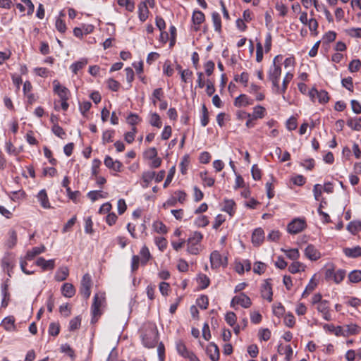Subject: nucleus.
I'll return each mask as SVG.
<instances>
[{"label": "nucleus", "mask_w": 361, "mask_h": 361, "mask_svg": "<svg viewBox=\"0 0 361 361\" xmlns=\"http://www.w3.org/2000/svg\"><path fill=\"white\" fill-rule=\"evenodd\" d=\"M197 280L202 289H204L209 286L210 280L209 277L204 274H200Z\"/></svg>", "instance_id": "obj_37"}, {"label": "nucleus", "mask_w": 361, "mask_h": 361, "mask_svg": "<svg viewBox=\"0 0 361 361\" xmlns=\"http://www.w3.org/2000/svg\"><path fill=\"white\" fill-rule=\"evenodd\" d=\"M81 324V318L80 316H77L73 318L69 322L68 329L69 331H73L78 329Z\"/></svg>", "instance_id": "obj_46"}, {"label": "nucleus", "mask_w": 361, "mask_h": 361, "mask_svg": "<svg viewBox=\"0 0 361 361\" xmlns=\"http://www.w3.org/2000/svg\"><path fill=\"white\" fill-rule=\"evenodd\" d=\"M153 228L159 233L164 234L167 233L166 226L161 221H157L154 222Z\"/></svg>", "instance_id": "obj_52"}, {"label": "nucleus", "mask_w": 361, "mask_h": 361, "mask_svg": "<svg viewBox=\"0 0 361 361\" xmlns=\"http://www.w3.org/2000/svg\"><path fill=\"white\" fill-rule=\"evenodd\" d=\"M164 97V92L161 88H157L153 91L152 95V102L154 105H156L157 101H161L162 98Z\"/></svg>", "instance_id": "obj_45"}, {"label": "nucleus", "mask_w": 361, "mask_h": 361, "mask_svg": "<svg viewBox=\"0 0 361 361\" xmlns=\"http://www.w3.org/2000/svg\"><path fill=\"white\" fill-rule=\"evenodd\" d=\"M201 180L209 187L213 186L215 180L214 178L209 176L207 171L201 172L200 174Z\"/></svg>", "instance_id": "obj_41"}, {"label": "nucleus", "mask_w": 361, "mask_h": 361, "mask_svg": "<svg viewBox=\"0 0 361 361\" xmlns=\"http://www.w3.org/2000/svg\"><path fill=\"white\" fill-rule=\"evenodd\" d=\"M278 352L279 354L281 355H286V361H290L291 357H292V355H293V349L292 348L290 347V345H285V346H283V345H279V348H278Z\"/></svg>", "instance_id": "obj_30"}, {"label": "nucleus", "mask_w": 361, "mask_h": 361, "mask_svg": "<svg viewBox=\"0 0 361 361\" xmlns=\"http://www.w3.org/2000/svg\"><path fill=\"white\" fill-rule=\"evenodd\" d=\"M114 130H108L103 133L102 135V142L104 145H106V143L113 142V137L114 135Z\"/></svg>", "instance_id": "obj_50"}, {"label": "nucleus", "mask_w": 361, "mask_h": 361, "mask_svg": "<svg viewBox=\"0 0 361 361\" xmlns=\"http://www.w3.org/2000/svg\"><path fill=\"white\" fill-rule=\"evenodd\" d=\"M263 59V47L260 42L256 44V61L259 63Z\"/></svg>", "instance_id": "obj_60"}, {"label": "nucleus", "mask_w": 361, "mask_h": 361, "mask_svg": "<svg viewBox=\"0 0 361 361\" xmlns=\"http://www.w3.org/2000/svg\"><path fill=\"white\" fill-rule=\"evenodd\" d=\"M264 240V232L262 228L254 230L252 234V243L254 246H259Z\"/></svg>", "instance_id": "obj_14"}, {"label": "nucleus", "mask_w": 361, "mask_h": 361, "mask_svg": "<svg viewBox=\"0 0 361 361\" xmlns=\"http://www.w3.org/2000/svg\"><path fill=\"white\" fill-rule=\"evenodd\" d=\"M69 274V270L66 267H60L55 274V279L57 281H65Z\"/></svg>", "instance_id": "obj_29"}, {"label": "nucleus", "mask_w": 361, "mask_h": 361, "mask_svg": "<svg viewBox=\"0 0 361 361\" xmlns=\"http://www.w3.org/2000/svg\"><path fill=\"white\" fill-rule=\"evenodd\" d=\"M203 235L200 232L195 231L191 234L187 240V251L192 255H197L200 252L199 243L202 240Z\"/></svg>", "instance_id": "obj_3"}, {"label": "nucleus", "mask_w": 361, "mask_h": 361, "mask_svg": "<svg viewBox=\"0 0 361 361\" xmlns=\"http://www.w3.org/2000/svg\"><path fill=\"white\" fill-rule=\"evenodd\" d=\"M105 297L104 293H96L93 298V303L91 307L92 317L91 322L92 324L97 322L98 318L102 314L101 307L104 306Z\"/></svg>", "instance_id": "obj_2"}, {"label": "nucleus", "mask_w": 361, "mask_h": 361, "mask_svg": "<svg viewBox=\"0 0 361 361\" xmlns=\"http://www.w3.org/2000/svg\"><path fill=\"white\" fill-rule=\"evenodd\" d=\"M197 305L201 309L206 310L209 305V299L207 295H201L197 299Z\"/></svg>", "instance_id": "obj_51"}, {"label": "nucleus", "mask_w": 361, "mask_h": 361, "mask_svg": "<svg viewBox=\"0 0 361 361\" xmlns=\"http://www.w3.org/2000/svg\"><path fill=\"white\" fill-rule=\"evenodd\" d=\"M61 292L63 296L66 298H71L75 293V289L73 284L70 283H65L61 288Z\"/></svg>", "instance_id": "obj_24"}, {"label": "nucleus", "mask_w": 361, "mask_h": 361, "mask_svg": "<svg viewBox=\"0 0 361 361\" xmlns=\"http://www.w3.org/2000/svg\"><path fill=\"white\" fill-rule=\"evenodd\" d=\"M45 250L46 247H44V245L35 247L27 252L25 255V259L30 261L33 259L35 256L44 252Z\"/></svg>", "instance_id": "obj_23"}, {"label": "nucleus", "mask_w": 361, "mask_h": 361, "mask_svg": "<svg viewBox=\"0 0 361 361\" xmlns=\"http://www.w3.org/2000/svg\"><path fill=\"white\" fill-rule=\"evenodd\" d=\"M293 78V74L290 73V71L287 72L285 77L283 80L282 86H279V90H275L274 93L278 94H282L283 98L285 99L284 94L286 92V90L288 88V85L290 83V82L292 80Z\"/></svg>", "instance_id": "obj_17"}, {"label": "nucleus", "mask_w": 361, "mask_h": 361, "mask_svg": "<svg viewBox=\"0 0 361 361\" xmlns=\"http://www.w3.org/2000/svg\"><path fill=\"white\" fill-rule=\"evenodd\" d=\"M225 320L228 325L233 326L237 320L236 314L233 312H229L226 314Z\"/></svg>", "instance_id": "obj_57"}, {"label": "nucleus", "mask_w": 361, "mask_h": 361, "mask_svg": "<svg viewBox=\"0 0 361 361\" xmlns=\"http://www.w3.org/2000/svg\"><path fill=\"white\" fill-rule=\"evenodd\" d=\"M176 346L178 353L182 357L188 358L190 361H200L192 352L188 350L185 343L182 341H178Z\"/></svg>", "instance_id": "obj_8"}, {"label": "nucleus", "mask_w": 361, "mask_h": 361, "mask_svg": "<svg viewBox=\"0 0 361 361\" xmlns=\"http://www.w3.org/2000/svg\"><path fill=\"white\" fill-rule=\"evenodd\" d=\"M92 279L89 274H85L82 276L80 283V293L83 297L87 299L91 295Z\"/></svg>", "instance_id": "obj_7"}, {"label": "nucleus", "mask_w": 361, "mask_h": 361, "mask_svg": "<svg viewBox=\"0 0 361 361\" xmlns=\"http://www.w3.org/2000/svg\"><path fill=\"white\" fill-rule=\"evenodd\" d=\"M282 59L283 56L281 55L276 56L273 59L272 65L268 71V79L271 82L273 92L275 90H279V82L282 71L281 67Z\"/></svg>", "instance_id": "obj_1"}, {"label": "nucleus", "mask_w": 361, "mask_h": 361, "mask_svg": "<svg viewBox=\"0 0 361 361\" xmlns=\"http://www.w3.org/2000/svg\"><path fill=\"white\" fill-rule=\"evenodd\" d=\"M304 265L299 262H293L289 267L288 271L292 274L298 273L304 270Z\"/></svg>", "instance_id": "obj_47"}, {"label": "nucleus", "mask_w": 361, "mask_h": 361, "mask_svg": "<svg viewBox=\"0 0 361 361\" xmlns=\"http://www.w3.org/2000/svg\"><path fill=\"white\" fill-rule=\"evenodd\" d=\"M262 297L267 299L269 302L272 301V288L269 280H266L262 286Z\"/></svg>", "instance_id": "obj_19"}, {"label": "nucleus", "mask_w": 361, "mask_h": 361, "mask_svg": "<svg viewBox=\"0 0 361 361\" xmlns=\"http://www.w3.org/2000/svg\"><path fill=\"white\" fill-rule=\"evenodd\" d=\"M55 26H56V30L61 32V33H64L66 30V23L65 22L60 18H58L56 20V23H55Z\"/></svg>", "instance_id": "obj_64"}, {"label": "nucleus", "mask_w": 361, "mask_h": 361, "mask_svg": "<svg viewBox=\"0 0 361 361\" xmlns=\"http://www.w3.org/2000/svg\"><path fill=\"white\" fill-rule=\"evenodd\" d=\"M346 271L344 269L335 270L334 265H331L325 271V279L332 280L336 283H340L345 278Z\"/></svg>", "instance_id": "obj_5"}, {"label": "nucleus", "mask_w": 361, "mask_h": 361, "mask_svg": "<svg viewBox=\"0 0 361 361\" xmlns=\"http://www.w3.org/2000/svg\"><path fill=\"white\" fill-rule=\"evenodd\" d=\"M211 267L216 269L220 267H226L228 264L227 258L223 257L219 252L215 250L210 255Z\"/></svg>", "instance_id": "obj_9"}, {"label": "nucleus", "mask_w": 361, "mask_h": 361, "mask_svg": "<svg viewBox=\"0 0 361 361\" xmlns=\"http://www.w3.org/2000/svg\"><path fill=\"white\" fill-rule=\"evenodd\" d=\"M348 279L351 283H358L361 281V271L353 270L348 274Z\"/></svg>", "instance_id": "obj_48"}, {"label": "nucleus", "mask_w": 361, "mask_h": 361, "mask_svg": "<svg viewBox=\"0 0 361 361\" xmlns=\"http://www.w3.org/2000/svg\"><path fill=\"white\" fill-rule=\"evenodd\" d=\"M347 125L355 130H361V118H350L347 121Z\"/></svg>", "instance_id": "obj_42"}, {"label": "nucleus", "mask_w": 361, "mask_h": 361, "mask_svg": "<svg viewBox=\"0 0 361 361\" xmlns=\"http://www.w3.org/2000/svg\"><path fill=\"white\" fill-rule=\"evenodd\" d=\"M155 244L161 251H164L167 247V240L163 237H157Z\"/></svg>", "instance_id": "obj_56"}, {"label": "nucleus", "mask_w": 361, "mask_h": 361, "mask_svg": "<svg viewBox=\"0 0 361 361\" xmlns=\"http://www.w3.org/2000/svg\"><path fill=\"white\" fill-rule=\"evenodd\" d=\"M234 80L237 82H241L245 86H247L249 80V75L246 72H243L240 75H235Z\"/></svg>", "instance_id": "obj_53"}, {"label": "nucleus", "mask_w": 361, "mask_h": 361, "mask_svg": "<svg viewBox=\"0 0 361 361\" xmlns=\"http://www.w3.org/2000/svg\"><path fill=\"white\" fill-rule=\"evenodd\" d=\"M235 304L240 305L244 308H248L252 305V302L247 295L242 293L232 299L231 306L234 307Z\"/></svg>", "instance_id": "obj_11"}, {"label": "nucleus", "mask_w": 361, "mask_h": 361, "mask_svg": "<svg viewBox=\"0 0 361 361\" xmlns=\"http://www.w3.org/2000/svg\"><path fill=\"white\" fill-rule=\"evenodd\" d=\"M87 59L82 58L79 61L71 64L70 66V69L74 74H77L80 70L82 69L87 64Z\"/></svg>", "instance_id": "obj_25"}, {"label": "nucleus", "mask_w": 361, "mask_h": 361, "mask_svg": "<svg viewBox=\"0 0 361 361\" xmlns=\"http://www.w3.org/2000/svg\"><path fill=\"white\" fill-rule=\"evenodd\" d=\"M104 164L107 168L111 169L117 172L121 171V169L123 166L121 162H120L118 160L114 161V159L109 156H106L105 157Z\"/></svg>", "instance_id": "obj_21"}, {"label": "nucleus", "mask_w": 361, "mask_h": 361, "mask_svg": "<svg viewBox=\"0 0 361 361\" xmlns=\"http://www.w3.org/2000/svg\"><path fill=\"white\" fill-rule=\"evenodd\" d=\"M15 319L13 317H7L1 322V326L6 331H13L15 329Z\"/></svg>", "instance_id": "obj_31"}, {"label": "nucleus", "mask_w": 361, "mask_h": 361, "mask_svg": "<svg viewBox=\"0 0 361 361\" xmlns=\"http://www.w3.org/2000/svg\"><path fill=\"white\" fill-rule=\"evenodd\" d=\"M347 230L355 235L361 231V222L358 221H353L348 224L347 226Z\"/></svg>", "instance_id": "obj_36"}, {"label": "nucleus", "mask_w": 361, "mask_h": 361, "mask_svg": "<svg viewBox=\"0 0 361 361\" xmlns=\"http://www.w3.org/2000/svg\"><path fill=\"white\" fill-rule=\"evenodd\" d=\"M361 67V61L359 59H354L350 63L348 69L350 72L354 73L359 71Z\"/></svg>", "instance_id": "obj_59"}, {"label": "nucleus", "mask_w": 361, "mask_h": 361, "mask_svg": "<svg viewBox=\"0 0 361 361\" xmlns=\"http://www.w3.org/2000/svg\"><path fill=\"white\" fill-rule=\"evenodd\" d=\"M149 10L145 3H142L138 7L139 18L142 22H144L148 18Z\"/></svg>", "instance_id": "obj_33"}, {"label": "nucleus", "mask_w": 361, "mask_h": 361, "mask_svg": "<svg viewBox=\"0 0 361 361\" xmlns=\"http://www.w3.org/2000/svg\"><path fill=\"white\" fill-rule=\"evenodd\" d=\"M53 90L56 94L61 100H68L70 97V91L68 88L62 86L59 80H54L53 81Z\"/></svg>", "instance_id": "obj_10"}, {"label": "nucleus", "mask_w": 361, "mask_h": 361, "mask_svg": "<svg viewBox=\"0 0 361 361\" xmlns=\"http://www.w3.org/2000/svg\"><path fill=\"white\" fill-rule=\"evenodd\" d=\"M35 264L40 267L42 271L53 270L55 267V259L46 260L44 257H39Z\"/></svg>", "instance_id": "obj_15"}, {"label": "nucleus", "mask_w": 361, "mask_h": 361, "mask_svg": "<svg viewBox=\"0 0 361 361\" xmlns=\"http://www.w3.org/2000/svg\"><path fill=\"white\" fill-rule=\"evenodd\" d=\"M252 104L253 100L244 94H240L234 101V105L236 107L247 106Z\"/></svg>", "instance_id": "obj_20"}, {"label": "nucleus", "mask_w": 361, "mask_h": 361, "mask_svg": "<svg viewBox=\"0 0 361 361\" xmlns=\"http://www.w3.org/2000/svg\"><path fill=\"white\" fill-rule=\"evenodd\" d=\"M343 251L345 255L350 258L361 257V247L358 245L353 247H345Z\"/></svg>", "instance_id": "obj_22"}, {"label": "nucleus", "mask_w": 361, "mask_h": 361, "mask_svg": "<svg viewBox=\"0 0 361 361\" xmlns=\"http://www.w3.org/2000/svg\"><path fill=\"white\" fill-rule=\"evenodd\" d=\"M212 18L215 31L220 32L221 30V20L219 13L217 12H213Z\"/></svg>", "instance_id": "obj_35"}, {"label": "nucleus", "mask_w": 361, "mask_h": 361, "mask_svg": "<svg viewBox=\"0 0 361 361\" xmlns=\"http://www.w3.org/2000/svg\"><path fill=\"white\" fill-rule=\"evenodd\" d=\"M204 14L200 11H195L192 16V30L195 32L200 30V25L204 21Z\"/></svg>", "instance_id": "obj_12"}, {"label": "nucleus", "mask_w": 361, "mask_h": 361, "mask_svg": "<svg viewBox=\"0 0 361 361\" xmlns=\"http://www.w3.org/2000/svg\"><path fill=\"white\" fill-rule=\"evenodd\" d=\"M180 76L181 80L183 82H188L191 80V78L192 76V72L189 69H185L183 71H180Z\"/></svg>", "instance_id": "obj_58"}, {"label": "nucleus", "mask_w": 361, "mask_h": 361, "mask_svg": "<svg viewBox=\"0 0 361 361\" xmlns=\"http://www.w3.org/2000/svg\"><path fill=\"white\" fill-rule=\"evenodd\" d=\"M206 353L212 361H218L219 360V349L214 343H210L207 345Z\"/></svg>", "instance_id": "obj_16"}, {"label": "nucleus", "mask_w": 361, "mask_h": 361, "mask_svg": "<svg viewBox=\"0 0 361 361\" xmlns=\"http://www.w3.org/2000/svg\"><path fill=\"white\" fill-rule=\"evenodd\" d=\"M317 310L322 314L324 319L326 321L331 320V315L329 312V302L324 300L317 305Z\"/></svg>", "instance_id": "obj_13"}, {"label": "nucleus", "mask_w": 361, "mask_h": 361, "mask_svg": "<svg viewBox=\"0 0 361 361\" xmlns=\"http://www.w3.org/2000/svg\"><path fill=\"white\" fill-rule=\"evenodd\" d=\"M265 111V108L262 106H257L254 108L251 117H252L253 119L262 118L264 116Z\"/></svg>", "instance_id": "obj_43"}, {"label": "nucleus", "mask_w": 361, "mask_h": 361, "mask_svg": "<svg viewBox=\"0 0 361 361\" xmlns=\"http://www.w3.org/2000/svg\"><path fill=\"white\" fill-rule=\"evenodd\" d=\"M106 193H104L99 190H92L90 191L87 193V197L92 201L94 202L97 200L99 198H105Z\"/></svg>", "instance_id": "obj_44"}, {"label": "nucleus", "mask_w": 361, "mask_h": 361, "mask_svg": "<svg viewBox=\"0 0 361 361\" xmlns=\"http://www.w3.org/2000/svg\"><path fill=\"white\" fill-rule=\"evenodd\" d=\"M307 226L304 218H295L287 226V231L290 234H297L302 232Z\"/></svg>", "instance_id": "obj_6"}, {"label": "nucleus", "mask_w": 361, "mask_h": 361, "mask_svg": "<svg viewBox=\"0 0 361 361\" xmlns=\"http://www.w3.org/2000/svg\"><path fill=\"white\" fill-rule=\"evenodd\" d=\"M305 256L312 261H316L321 257L319 251L312 245H309L305 250Z\"/></svg>", "instance_id": "obj_18"}, {"label": "nucleus", "mask_w": 361, "mask_h": 361, "mask_svg": "<svg viewBox=\"0 0 361 361\" xmlns=\"http://www.w3.org/2000/svg\"><path fill=\"white\" fill-rule=\"evenodd\" d=\"M66 193L68 197L74 202H78V198L80 195V192L79 191H72L70 187H67Z\"/></svg>", "instance_id": "obj_63"}, {"label": "nucleus", "mask_w": 361, "mask_h": 361, "mask_svg": "<svg viewBox=\"0 0 361 361\" xmlns=\"http://www.w3.org/2000/svg\"><path fill=\"white\" fill-rule=\"evenodd\" d=\"M235 203L233 200H226L224 201L223 210L229 214L230 216H233L235 212Z\"/></svg>", "instance_id": "obj_34"}, {"label": "nucleus", "mask_w": 361, "mask_h": 361, "mask_svg": "<svg viewBox=\"0 0 361 361\" xmlns=\"http://www.w3.org/2000/svg\"><path fill=\"white\" fill-rule=\"evenodd\" d=\"M201 125L205 127L209 123V111L204 104L202 107Z\"/></svg>", "instance_id": "obj_49"}, {"label": "nucleus", "mask_w": 361, "mask_h": 361, "mask_svg": "<svg viewBox=\"0 0 361 361\" xmlns=\"http://www.w3.org/2000/svg\"><path fill=\"white\" fill-rule=\"evenodd\" d=\"M143 345L147 348H154L158 341V333L155 327H150L145 330L142 335Z\"/></svg>", "instance_id": "obj_4"}, {"label": "nucleus", "mask_w": 361, "mask_h": 361, "mask_svg": "<svg viewBox=\"0 0 361 361\" xmlns=\"http://www.w3.org/2000/svg\"><path fill=\"white\" fill-rule=\"evenodd\" d=\"M149 123L154 127L161 128V121L160 116L157 113H151L149 114Z\"/></svg>", "instance_id": "obj_40"}, {"label": "nucleus", "mask_w": 361, "mask_h": 361, "mask_svg": "<svg viewBox=\"0 0 361 361\" xmlns=\"http://www.w3.org/2000/svg\"><path fill=\"white\" fill-rule=\"evenodd\" d=\"M117 2L119 6H125L126 10L128 11H133L135 8V5L133 3L129 1V0H117Z\"/></svg>", "instance_id": "obj_61"}, {"label": "nucleus", "mask_w": 361, "mask_h": 361, "mask_svg": "<svg viewBox=\"0 0 361 361\" xmlns=\"http://www.w3.org/2000/svg\"><path fill=\"white\" fill-rule=\"evenodd\" d=\"M140 259L142 265H145L151 258V254L148 247L144 245L140 251Z\"/></svg>", "instance_id": "obj_26"}, {"label": "nucleus", "mask_w": 361, "mask_h": 361, "mask_svg": "<svg viewBox=\"0 0 361 361\" xmlns=\"http://www.w3.org/2000/svg\"><path fill=\"white\" fill-rule=\"evenodd\" d=\"M286 255V256L292 259L296 260L300 257V253L298 249H290V250H282Z\"/></svg>", "instance_id": "obj_54"}, {"label": "nucleus", "mask_w": 361, "mask_h": 361, "mask_svg": "<svg viewBox=\"0 0 361 361\" xmlns=\"http://www.w3.org/2000/svg\"><path fill=\"white\" fill-rule=\"evenodd\" d=\"M60 331V325L59 323L51 322L49 326V334L51 336H56Z\"/></svg>", "instance_id": "obj_55"}, {"label": "nucleus", "mask_w": 361, "mask_h": 361, "mask_svg": "<svg viewBox=\"0 0 361 361\" xmlns=\"http://www.w3.org/2000/svg\"><path fill=\"white\" fill-rule=\"evenodd\" d=\"M313 94H317V99L321 104H325L329 100L328 92L325 90L318 91L315 89H313Z\"/></svg>", "instance_id": "obj_32"}, {"label": "nucleus", "mask_w": 361, "mask_h": 361, "mask_svg": "<svg viewBox=\"0 0 361 361\" xmlns=\"http://www.w3.org/2000/svg\"><path fill=\"white\" fill-rule=\"evenodd\" d=\"M360 327L355 324H350L345 326V330L343 334L344 336L356 335L360 332Z\"/></svg>", "instance_id": "obj_28"}, {"label": "nucleus", "mask_w": 361, "mask_h": 361, "mask_svg": "<svg viewBox=\"0 0 361 361\" xmlns=\"http://www.w3.org/2000/svg\"><path fill=\"white\" fill-rule=\"evenodd\" d=\"M52 132L55 135L60 138H63L66 135V133L63 129L58 124H54L52 127Z\"/></svg>", "instance_id": "obj_62"}, {"label": "nucleus", "mask_w": 361, "mask_h": 361, "mask_svg": "<svg viewBox=\"0 0 361 361\" xmlns=\"http://www.w3.org/2000/svg\"><path fill=\"white\" fill-rule=\"evenodd\" d=\"M9 237L6 241V245L8 248H13L17 243V233L14 230L8 233Z\"/></svg>", "instance_id": "obj_39"}, {"label": "nucleus", "mask_w": 361, "mask_h": 361, "mask_svg": "<svg viewBox=\"0 0 361 361\" xmlns=\"http://www.w3.org/2000/svg\"><path fill=\"white\" fill-rule=\"evenodd\" d=\"M38 200L40 202L41 206L44 209L51 207L47 194L45 190H41L37 195Z\"/></svg>", "instance_id": "obj_27"}, {"label": "nucleus", "mask_w": 361, "mask_h": 361, "mask_svg": "<svg viewBox=\"0 0 361 361\" xmlns=\"http://www.w3.org/2000/svg\"><path fill=\"white\" fill-rule=\"evenodd\" d=\"M155 172L154 171H145L142 173V178L145 185L143 187L147 188L149 185V183L154 178Z\"/></svg>", "instance_id": "obj_38"}]
</instances>
